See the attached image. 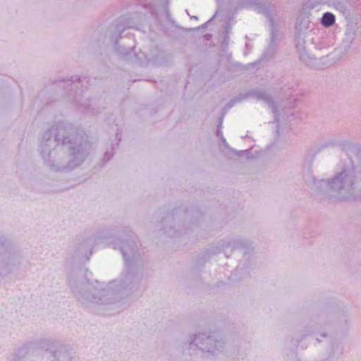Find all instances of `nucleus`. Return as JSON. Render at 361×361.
Returning a JSON list of instances; mask_svg holds the SVG:
<instances>
[{
  "instance_id": "f257e3e1",
  "label": "nucleus",
  "mask_w": 361,
  "mask_h": 361,
  "mask_svg": "<svg viewBox=\"0 0 361 361\" xmlns=\"http://www.w3.org/2000/svg\"><path fill=\"white\" fill-rule=\"evenodd\" d=\"M41 154L55 171L71 170L80 165L90 154L88 137L73 125L59 122L42 137Z\"/></svg>"
},
{
  "instance_id": "f03ea898",
  "label": "nucleus",
  "mask_w": 361,
  "mask_h": 361,
  "mask_svg": "<svg viewBox=\"0 0 361 361\" xmlns=\"http://www.w3.org/2000/svg\"><path fill=\"white\" fill-rule=\"evenodd\" d=\"M315 190L339 199H355L361 193V170L353 166L344 167L332 179L317 180L310 173Z\"/></svg>"
},
{
  "instance_id": "7ed1b4c3",
  "label": "nucleus",
  "mask_w": 361,
  "mask_h": 361,
  "mask_svg": "<svg viewBox=\"0 0 361 361\" xmlns=\"http://www.w3.org/2000/svg\"><path fill=\"white\" fill-rule=\"evenodd\" d=\"M214 335L199 334L195 336L194 339L189 344V349L195 351L201 350L204 353L214 354L222 347L221 342L216 339Z\"/></svg>"
},
{
  "instance_id": "20e7f679",
  "label": "nucleus",
  "mask_w": 361,
  "mask_h": 361,
  "mask_svg": "<svg viewBox=\"0 0 361 361\" xmlns=\"http://www.w3.org/2000/svg\"><path fill=\"white\" fill-rule=\"evenodd\" d=\"M113 295L109 289L101 288L92 290L91 293H85L78 298L82 302H90L95 304H108L109 299Z\"/></svg>"
},
{
  "instance_id": "39448f33",
  "label": "nucleus",
  "mask_w": 361,
  "mask_h": 361,
  "mask_svg": "<svg viewBox=\"0 0 361 361\" xmlns=\"http://www.w3.org/2000/svg\"><path fill=\"white\" fill-rule=\"evenodd\" d=\"M246 97H252L256 98L258 100H262L266 102L269 106L271 109L272 112L274 114V121L277 123L279 122V119L278 118L277 114V107L274 102V99L268 95L266 92L263 90H253L248 92L245 94Z\"/></svg>"
},
{
  "instance_id": "423d86ee",
  "label": "nucleus",
  "mask_w": 361,
  "mask_h": 361,
  "mask_svg": "<svg viewBox=\"0 0 361 361\" xmlns=\"http://www.w3.org/2000/svg\"><path fill=\"white\" fill-rule=\"evenodd\" d=\"M137 249V245L134 241L131 240L122 243L120 250L126 264L130 262V258H134L135 257Z\"/></svg>"
},
{
  "instance_id": "0eeeda50",
  "label": "nucleus",
  "mask_w": 361,
  "mask_h": 361,
  "mask_svg": "<svg viewBox=\"0 0 361 361\" xmlns=\"http://www.w3.org/2000/svg\"><path fill=\"white\" fill-rule=\"evenodd\" d=\"M42 348H45L46 350L51 351L53 354V356L57 359V361L59 360V357L61 356V354L63 353V356L65 349L63 347L59 345V348L56 350V346L54 343H52L51 341L47 340L42 343Z\"/></svg>"
},
{
  "instance_id": "6e6552de",
  "label": "nucleus",
  "mask_w": 361,
  "mask_h": 361,
  "mask_svg": "<svg viewBox=\"0 0 361 361\" xmlns=\"http://www.w3.org/2000/svg\"><path fill=\"white\" fill-rule=\"evenodd\" d=\"M335 16L330 12L324 13L321 19L322 25L326 27H329L332 26L335 23Z\"/></svg>"
},
{
  "instance_id": "1a4fd4ad",
  "label": "nucleus",
  "mask_w": 361,
  "mask_h": 361,
  "mask_svg": "<svg viewBox=\"0 0 361 361\" xmlns=\"http://www.w3.org/2000/svg\"><path fill=\"white\" fill-rule=\"evenodd\" d=\"M96 238L92 237L87 240H85L81 244V246L82 247H92L93 245L95 243Z\"/></svg>"
},
{
  "instance_id": "9d476101",
  "label": "nucleus",
  "mask_w": 361,
  "mask_h": 361,
  "mask_svg": "<svg viewBox=\"0 0 361 361\" xmlns=\"http://www.w3.org/2000/svg\"><path fill=\"white\" fill-rule=\"evenodd\" d=\"M113 156L112 153L106 152L104 156V161H109Z\"/></svg>"
},
{
  "instance_id": "9b49d317",
  "label": "nucleus",
  "mask_w": 361,
  "mask_h": 361,
  "mask_svg": "<svg viewBox=\"0 0 361 361\" xmlns=\"http://www.w3.org/2000/svg\"><path fill=\"white\" fill-rule=\"evenodd\" d=\"M216 135H217L218 137H220V139H221V138H222V137H224V136H223V133H222V131H221V129H217V130H216Z\"/></svg>"
},
{
  "instance_id": "f8f14e48",
  "label": "nucleus",
  "mask_w": 361,
  "mask_h": 361,
  "mask_svg": "<svg viewBox=\"0 0 361 361\" xmlns=\"http://www.w3.org/2000/svg\"><path fill=\"white\" fill-rule=\"evenodd\" d=\"M215 18V15L213 16L207 22H206L204 24L202 25V27H204L207 26L208 23H209L214 18Z\"/></svg>"
},
{
  "instance_id": "ddd939ff",
  "label": "nucleus",
  "mask_w": 361,
  "mask_h": 361,
  "mask_svg": "<svg viewBox=\"0 0 361 361\" xmlns=\"http://www.w3.org/2000/svg\"><path fill=\"white\" fill-rule=\"evenodd\" d=\"M221 140L222 141V143L224 145H227V143H226V139L223 137L222 138H221Z\"/></svg>"
},
{
  "instance_id": "4468645a",
  "label": "nucleus",
  "mask_w": 361,
  "mask_h": 361,
  "mask_svg": "<svg viewBox=\"0 0 361 361\" xmlns=\"http://www.w3.org/2000/svg\"><path fill=\"white\" fill-rule=\"evenodd\" d=\"M186 12H187L188 15L190 17V18L197 20V16H191L189 15L188 11H186Z\"/></svg>"
},
{
  "instance_id": "2eb2a0df",
  "label": "nucleus",
  "mask_w": 361,
  "mask_h": 361,
  "mask_svg": "<svg viewBox=\"0 0 361 361\" xmlns=\"http://www.w3.org/2000/svg\"><path fill=\"white\" fill-rule=\"evenodd\" d=\"M248 150H242L239 152V154H245V152H247Z\"/></svg>"
},
{
  "instance_id": "dca6fc26",
  "label": "nucleus",
  "mask_w": 361,
  "mask_h": 361,
  "mask_svg": "<svg viewBox=\"0 0 361 361\" xmlns=\"http://www.w3.org/2000/svg\"><path fill=\"white\" fill-rule=\"evenodd\" d=\"M221 121H220V123L218 125V129H221Z\"/></svg>"
},
{
  "instance_id": "f3484780",
  "label": "nucleus",
  "mask_w": 361,
  "mask_h": 361,
  "mask_svg": "<svg viewBox=\"0 0 361 361\" xmlns=\"http://www.w3.org/2000/svg\"><path fill=\"white\" fill-rule=\"evenodd\" d=\"M76 80L78 82H80V78H76Z\"/></svg>"
},
{
  "instance_id": "a211bd4d",
  "label": "nucleus",
  "mask_w": 361,
  "mask_h": 361,
  "mask_svg": "<svg viewBox=\"0 0 361 361\" xmlns=\"http://www.w3.org/2000/svg\"><path fill=\"white\" fill-rule=\"evenodd\" d=\"M351 35H352V36H351V40H353V39H354V37H353V36H354V34H352Z\"/></svg>"
},
{
  "instance_id": "6ab92c4d",
  "label": "nucleus",
  "mask_w": 361,
  "mask_h": 361,
  "mask_svg": "<svg viewBox=\"0 0 361 361\" xmlns=\"http://www.w3.org/2000/svg\"><path fill=\"white\" fill-rule=\"evenodd\" d=\"M326 335L325 334H322V336H323V337H326Z\"/></svg>"
}]
</instances>
